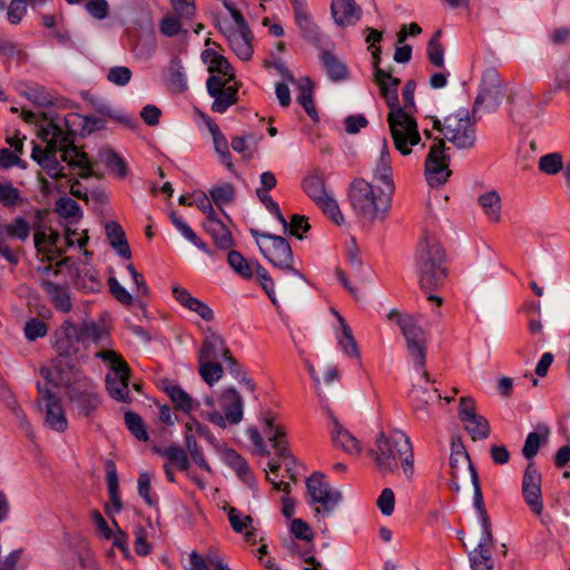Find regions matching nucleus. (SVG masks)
Instances as JSON below:
<instances>
[{"label":"nucleus","instance_id":"1","mask_svg":"<svg viewBox=\"0 0 570 570\" xmlns=\"http://www.w3.org/2000/svg\"><path fill=\"white\" fill-rule=\"evenodd\" d=\"M394 193L392 170L384 163L374 171L372 179L355 178L348 187L352 208L368 220H381L387 214Z\"/></svg>","mask_w":570,"mask_h":570},{"label":"nucleus","instance_id":"2","mask_svg":"<svg viewBox=\"0 0 570 570\" xmlns=\"http://www.w3.org/2000/svg\"><path fill=\"white\" fill-rule=\"evenodd\" d=\"M376 469L383 473L401 468L406 478L414 474V452L410 439L403 433L381 432L370 450Z\"/></svg>","mask_w":570,"mask_h":570},{"label":"nucleus","instance_id":"3","mask_svg":"<svg viewBox=\"0 0 570 570\" xmlns=\"http://www.w3.org/2000/svg\"><path fill=\"white\" fill-rule=\"evenodd\" d=\"M202 60L212 73L206 81L207 91L214 97L212 108L216 112H224L237 101L238 86L229 85L235 78L234 69L223 55L213 49H205Z\"/></svg>","mask_w":570,"mask_h":570},{"label":"nucleus","instance_id":"4","mask_svg":"<svg viewBox=\"0 0 570 570\" xmlns=\"http://www.w3.org/2000/svg\"><path fill=\"white\" fill-rule=\"evenodd\" d=\"M261 253L274 266L284 268L288 275V282H281L279 288L283 294L292 292L304 283L303 275L292 267V249L287 242L281 236L263 234L256 239Z\"/></svg>","mask_w":570,"mask_h":570},{"label":"nucleus","instance_id":"5","mask_svg":"<svg viewBox=\"0 0 570 570\" xmlns=\"http://www.w3.org/2000/svg\"><path fill=\"white\" fill-rule=\"evenodd\" d=\"M243 407L238 392L228 387L220 393L217 403L212 397L204 399L200 416L219 428H226L227 424L234 425L242 421Z\"/></svg>","mask_w":570,"mask_h":570},{"label":"nucleus","instance_id":"6","mask_svg":"<svg viewBox=\"0 0 570 570\" xmlns=\"http://www.w3.org/2000/svg\"><path fill=\"white\" fill-rule=\"evenodd\" d=\"M225 8L229 11L230 18H220L217 21L218 29L233 52L242 60H249L254 52L252 32L242 13L230 2H225Z\"/></svg>","mask_w":570,"mask_h":570},{"label":"nucleus","instance_id":"7","mask_svg":"<svg viewBox=\"0 0 570 570\" xmlns=\"http://www.w3.org/2000/svg\"><path fill=\"white\" fill-rule=\"evenodd\" d=\"M433 128L458 148H470L476 139L473 120L466 108H458L442 120L435 119Z\"/></svg>","mask_w":570,"mask_h":570},{"label":"nucleus","instance_id":"8","mask_svg":"<svg viewBox=\"0 0 570 570\" xmlns=\"http://www.w3.org/2000/svg\"><path fill=\"white\" fill-rule=\"evenodd\" d=\"M386 120L395 149L402 156H410L421 142L415 116L397 108L389 111Z\"/></svg>","mask_w":570,"mask_h":570},{"label":"nucleus","instance_id":"9","mask_svg":"<svg viewBox=\"0 0 570 570\" xmlns=\"http://www.w3.org/2000/svg\"><path fill=\"white\" fill-rule=\"evenodd\" d=\"M450 465L452 469V484L454 489L458 492L461 490H472L474 499L479 503L481 500V490L478 474L460 438L452 440Z\"/></svg>","mask_w":570,"mask_h":570},{"label":"nucleus","instance_id":"10","mask_svg":"<svg viewBox=\"0 0 570 570\" xmlns=\"http://www.w3.org/2000/svg\"><path fill=\"white\" fill-rule=\"evenodd\" d=\"M98 356L110 364L106 375V387L110 397L118 402L130 403L129 396V367L115 351H101Z\"/></svg>","mask_w":570,"mask_h":570},{"label":"nucleus","instance_id":"11","mask_svg":"<svg viewBox=\"0 0 570 570\" xmlns=\"http://www.w3.org/2000/svg\"><path fill=\"white\" fill-rule=\"evenodd\" d=\"M307 494L317 514L331 515L343 500L340 489L327 482L323 474L314 473L306 480Z\"/></svg>","mask_w":570,"mask_h":570},{"label":"nucleus","instance_id":"12","mask_svg":"<svg viewBox=\"0 0 570 570\" xmlns=\"http://www.w3.org/2000/svg\"><path fill=\"white\" fill-rule=\"evenodd\" d=\"M389 318L394 320L400 326L406 341L409 353L419 366H423L425 360V338L424 331L417 320L413 315L401 314L397 311H391Z\"/></svg>","mask_w":570,"mask_h":570},{"label":"nucleus","instance_id":"13","mask_svg":"<svg viewBox=\"0 0 570 570\" xmlns=\"http://www.w3.org/2000/svg\"><path fill=\"white\" fill-rule=\"evenodd\" d=\"M47 213L37 210L32 223L33 244L37 253L47 261L58 258L62 250L58 246L60 235L59 232L46 223Z\"/></svg>","mask_w":570,"mask_h":570},{"label":"nucleus","instance_id":"14","mask_svg":"<svg viewBox=\"0 0 570 570\" xmlns=\"http://www.w3.org/2000/svg\"><path fill=\"white\" fill-rule=\"evenodd\" d=\"M41 375L45 379L41 386H48L49 391L53 392L60 387H66L71 392V385L78 382L80 377L79 371L71 365L67 356H59L48 366L42 367ZM38 385H40V383Z\"/></svg>","mask_w":570,"mask_h":570},{"label":"nucleus","instance_id":"15","mask_svg":"<svg viewBox=\"0 0 570 570\" xmlns=\"http://www.w3.org/2000/svg\"><path fill=\"white\" fill-rule=\"evenodd\" d=\"M450 157L445 154V142L436 139L430 147L424 165V175L430 186H440L451 176Z\"/></svg>","mask_w":570,"mask_h":570},{"label":"nucleus","instance_id":"16","mask_svg":"<svg viewBox=\"0 0 570 570\" xmlns=\"http://www.w3.org/2000/svg\"><path fill=\"white\" fill-rule=\"evenodd\" d=\"M522 497L530 510L537 517H542L544 505L541 491V474L533 462L528 464L522 478Z\"/></svg>","mask_w":570,"mask_h":570},{"label":"nucleus","instance_id":"17","mask_svg":"<svg viewBox=\"0 0 570 570\" xmlns=\"http://www.w3.org/2000/svg\"><path fill=\"white\" fill-rule=\"evenodd\" d=\"M459 416L473 440H483L489 436V422L475 412L474 402L471 399L460 400Z\"/></svg>","mask_w":570,"mask_h":570},{"label":"nucleus","instance_id":"18","mask_svg":"<svg viewBox=\"0 0 570 570\" xmlns=\"http://www.w3.org/2000/svg\"><path fill=\"white\" fill-rule=\"evenodd\" d=\"M39 392L45 400V422L46 424L57 432H62L67 429V419L60 401L56 397L53 391H49L48 386L38 385Z\"/></svg>","mask_w":570,"mask_h":570},{"label":"nucleus","instance_id":"19","mask_svg":"<svg viewBox=\"0 0 570 570\" xmlns=\"http://www.w3.org/2000/svg\"><path fill=\"white\" fill-rule=\"evenodd\" d=\"M264 425V433L268 441L272 443L276 454L284 459H289L291 453L286 440V432L281 423L277 422L276 416L272 412H266L262 416Z\"/></svg>","mask_w":570,"mask_h":570},{"label":"nucleus","instance_id":"20","mask_svg":"<svg viewBox=\"0 0 570 570\" xmlns=\"http://www.w3.org/2000/svg\"><path fill=\"white\" fill-rule=\"evenodd\" d=\"M226 361L227 363L234 364L229 350L225 346L224 340L215 331L208 328L206 337L199 351L198 361Z\"/></svg>","mask_w":570,"mask_h":570},{"label":"nucleus","instance_id":"21","mask_svg":"<svg viewBox=\"0 0 570 570\" xmlns=\"http://www.w3.org/2000/svg\"><path fill=\"white\" fill-rule=\"evenodd\" d=\"M57 153L58 148L35 146L31 153V158L51 177H65V167L60 164Z\"/></svg>","mask_w":570,"mask_h":570},{"label":"nucleus","instance_id":"22","mask_svg":"<svg viewBox=\"0 0 570 570\" xmlns=\"http://www.w3.org/2000/svg\"><path fill=\"white\" fill-rule=\"evenodd\" d=\"M227 518L234 532L243 535L246 542L252 544H255L257 542L259 531L254 525L252 517L243 513L236 508H228Z\"/></svg>","mask_w":570,"mask_h":570},{"label":"nucleus","instance_id":"23","mask_svg":"<svg viewBox=\"0 0 570 570\" xmlns=\"http://www.w3.org/2000/svg\"><path fill=\"white\" fill-rule=\"evenodd\" d=\"M174 298L186 309L197 314L203 321L212 322L215 317L214 311L208 304L193 296L187 289L174 286L171 289Z\"/></svg>","mask_w":570,"mask_h":570},{"label":"nucleus","instance_id":"24","mask_svg":"<svg viewBox=\"0 0 570 570\" xmlns=\"http://www.w3.org/2000/svg\"><path fill=\"white\" fill-rule=\"evenodd\" d=\"M374 79L380 88L382 97L389 106V109L394 110L401 108L397 96L400 79L393 77L391 72L381 68H376V71H374Z\"/></svg>","mask_w":570,"mask_h":570},{"label":"nucleus","instance_id":"25","mask_svg":"<svg viewBox=\"0 0 570 570\" xmlns=\"http://www.w3.org/2000/svg\"><path fill=\"white\" fill-rule=\"evenodd\" d=\"M445 253L436 237L433 235H425L421 242L419 253L420 267H424L425 264L429 266H440L443 265Z\"/></svg>","mask_w":570,"mask_h":570},{"label":"nucleus","instance_id":"26","mask_svg":"<svg viewBox=\"0 0 570 570\" xmlns=\"http://www.w3.org/2000/svg\"><path fill=\"white\" fill-rule=\"evenodd\" d=\"M332 17L338 26H352L362 16L361 8L355 0H332Z\"/></svg>","mask_w":570,"mask_h":570},{"label":"nucleus","instance_id":"27","mask_svg":"<svg viewBox=\"0 0 570 570\" xmlns=\"http://www.w3.org/2000/svg\"><path fill=\"white\" fill-rule=\"evenodd\" d=\"M163 390L175 404L176 409L181 410L188 415H190L194 410L200 412V409H204V405L202 406L200 403L195 401L191 395L178 384L165 381Z\"/></svg>","mask_w":570,"mask_h":570},{"label":"nucleus","instance_id":"28","mask_svg":"<svg viewBox=\"0 0 570 570\" xmlns=\"http://www.w3.org/2000/svg\"><path fill=\"white\" fill-rule=\"evenodd\" d=\"M204 228L210 234L218 247L226 249L233 246L232 233L218 218L217 214L206 220Z\"/></svg>","mask_w":570,"mask_h":570},{"label":"nucleus","instance_id":"29","mask_svg":"<svg viewBox=\"0 0 570 570\" xmlns=\"http://www.w3.org/2000/svg\"><path fill=\"white\" fill-rule=\"evenodd\" d=\"M286 76L291 82L297 86L299 91L297 96L298 102L312 118H317V111L313 104V85L311 80L308 78H301L295 80L289 72H286Z\"/></svg>","mask_w":570,"mask_h":570},{"label":"nucleus","instance_id":"30","mask_svg":"<svg viewBox=\"0 0 570 570\" xmlns=\"http://www.w3.org/2000/svg\"><path fill=\"white\" fill-rule=\"evenodd\" d=\"M39 136L46 141V147L59 150L70 141L67 132L52 121H46L40 127Z\"/></svg>","mask_w":570,"mask_h":570},{"label":"nucleus","instance_id":"31","mask_svg":"<svg viewBox=\"0 0 570 570\" xmlns=\"http://www.w3.org/2000/svg\"><path fill=\"white\" fill-rule=\"evenodd\" d=\"M332 438L337 446L351 455H358L362 452V445L357 438L336 422Z\"/></svg>","mask_w":570,"mask_h":570},{"label":"nucleus","instance_id":"32","mask_svg":"<svg viewBox=\"0 0 570 570\" xmlns=\"http://www.w3.org/2000/svg\"><path fill=\"white\" fill-rule=\"evenodd\" d=\"M107 238L110 245L126 259L130 258V248L125 239V234L120 225L116 222H109L105 226Z\"/></svg>","mask_w":570,"mask_h":570},{"label":"nucleus","instance_id":"33","mask_svg":"<svg viewBox=\"0 0 570 570\" xmlns=\"http://www.w3.org/2000/svg\"><path fill=\"white\" fill-rule=\"evenodd\" d=\"M549 434L550 430L548 426H538L534 432L528 434L522 448V454L527 459L532 460L537 455L540 445L548 440Z\"/></svg>","mask_w":570,"mask_h":570},{"label":"nucleus","instance_id":"34","mask_svg":"<svg viewBox=\"0 0 570 570\" xmlns=\"http://www.w3.org/2000/svg\"><path fill=\"white\" fill-rule=\"evenodd\" d=\"M446 269L443 265L420 267V283L422 288L426 291L434 289L445 278Z\"/></svg>","mask_w":570,"mask_h":570},{"label":"nucleus","instance_id":"35","mask_svg":"<svg viewBox=\"0 0 570 570\" xmlns=\"http://www.w3.org/2000/svg\"><path fill=\"white\" fill-rule=\"evenodd\" d=\"M46 292L50 295L56 308L63 313L71 311L72 304L68 291L59 284L46 282L43 283Z\"/></svg>","mask_w":570,"mask_h":570},{"label":"nucleus","instance_id":"36","mask_svg":"<svg viewBox=\"0 0 570 570\" xmlns=\"http://www.w3.org/2000/svg\"><path fill=\"white\" fill-rule=\"evenodd\" d=\"M208 191L214 205H216L220 212H224L223 207L232 204L236 197V188L230 183H222L212 187Z\"/></svg>","mask_w":570,"mask_h":570},{"label":"nucleus","instance_id":"37","mask_svg":"<svg viewBox=\"0 0 570 570\" xmlns=\"http://www.w3.org/2000/svg\"><path fill=\"white\" fill-rule=\"evenodd\" d=\"M475 504L478 507L480 518H481V534H480L478 548L473 551V553L490 554V550L493 544V539H492L491 529H490V521L485 514V511L481 507V500L479 501V503L475 501Z\"/></svg>","mask_w":570,"mask_h":570},{"label":"nucleus","instance_id":"38","mask_svg":"<svg viewBox=\"0 0 570 570\" xmlns=\"http://www.w3.org/2000/svg\"><path fill=\"white\" fill-rule=\"evenodd\" d=\"M479 204L481 205L484 214L492 222H499L501 218V198L494 190L482 194L479 197Z\"/></svg>","mask_w":570,"mask_h":570},{"label":"nucleus","instance_id":"39","mask_svg":"<svg viewBox=\"0 0 570 570\" xmlns=\"http://www.w3.org/2000/svg\"><path fill=\"white\" fill-rule=\"evenodd\" d=\"M322 61L332 80L340 81L347 78L348 69L346 65L335 55L325 52L322 57Z\"/></svg>","mask_w":570,"mask_h":570},{"label":"nucleus","instance_id":"40","mask_svg":"<svg viewBox=\"0 0 570 570\" xmlns=\"http://www.w3.org/2000/svg\"><path fill=\"white\" fill-rule=\"evenodd\" d=\"M303 188L308 197L316 204L330 196L325 189L324 178L320 175H309L303 183Z\"/></svg>","mask_w":570,"mask_h":570},{"label":"nucleus","instance_id":"41","mask_svg":"<svg viewBox=\"0 0 570 570\" xmlns=\"http://www.w3.org/2000/svg\"><path fill=\"white\" fill-rule=\"evenodd\" d=\"M32 226L29 222L22 217L17 216L10 223L4 226V233L9 238L26 242L29 239Z\"/></svg>","mask_w":570,"mask_h":570},{"label":"nucleus","instance_id":"42","mask_svg":"<svg viewBox=\"0 0 570 570\" xmlns=\"http://www.w3.org/2000/svg\"><path fill=\"white\" fill-rule=\"evenodd\" d=\"M59 153L60 159L73 168L87 167V163L90 161L87 154L72 146L71 141H69L68 145H65Z\"/></svg>","mask_w":570,"mask_h":570},{"label":"nucleus","instance_id":"43","mask_svg":"<svg viewBox=\"0 0 570 570\" xmlns=\"http://www.w3.org/2000/svg\"><path fill=\"white\" fill-rule=\"evenodd\" d=\"M198 373L209 386L223 377L224 370L219 361H198Z\"/></svg>","mask_w":570,"mask_h":570},{"label":"nucleus","instance_id":"44","mask_svg":"<svg viewBox=\"0 0 570 570\" xmlns=\"http://www.w3.org/2000/svg\"><path fill=\"white\" fill-rule=\"evenodd\" d=\"M209 131L213 136L215 151L222 157L227 168H233L232 155L229 153L228 142L220 132L217 125H209Z\"/></svg>","mask_w":570,"mask_h":570},{"label":"nucleus","instance_id":"45","mask_svg":"<svg viewBox=\"0 0 570 570\" xmlns=\"http://www.w3.org/2000/svg\"><path fill=\"white\" fill-rule=\"evenodd\" d=\"M70 397L86 415H89L98 404L97 394L92 390H72L70 392Z\"/></svg>","mask_w":570,"mask_h":570},{"label":"nucleus","instance_id":"46","mask_svg":"<svg viewBox=\"0 0 570 570\" xmlns=\"http://www.w3.org/2000/svg\"><path fill=\"white\" fill-rule=\"evenodd\" d=\"M160 455L167 460V463L180 470H187L189 459L185 450L180 446H168L159 451Z\"/></svg>","mask_w":570,"mask_h":570},{"label":"nucleus","instance_id":"47","mask_svg":"<svg viewBox=\"0 0 570 570\" xmlns=\"http://www.w3.org/2000/svg\"><path fill=\"white\" fill-rule=\"evenodd\" d=\"M21 191L10 181H0V203L7 207H16L23 203Z\"/></svg>","mask_w":570,"mask_h":570},{"label":"nucleus","instance_id":"48","mask_svg":"<svg viewBox=\"0 0 570 570\" xmlns=\"http://www.w3.org/2000/svg\"><path fill=\"white\" fill-rule=\"evenodd\" d=\"M56 212L60 217L66 219H80L82 217L80 206L68 197H61L57 200Z\"/></svg>","mask_w":570,"mask_h":570},{"label":"nucleus","instance_id":"49","mask_svg":"<svg viewBox=\"0 0 570 570\" xmlns=\"http://www.w3.org/2000/svg\"><path fill=\"white\" fill-rule=\"evenodd\" d=\"M107 336V331L94 322H85L79 330L77 341L98 342Z\"/></svg>","mask_w":570,"mask_h":570},{"label":"nucleus","instance_id":"50","mask_svg":"<svg viewBox=\"0 0 570 570\" xmlns=\"http://www.w3.org/2000/svg\"><path fill=\"white\" fill-rule=\"evenodd\" d=\"M125 422H126L127 428L131 432V434L135 435V438L137 440H139V441L148 440V433H147L146 426H145L141 417L138 414H136L131 411H127L125 413Z\"/></svg>","mask_w":570,"mask_h":570},{"label":"nucleus","instance_id":"51","mask_svg":"<svg viewBox=\"0 0 570 570\" xmlns=\"http://www.w3.org/2000/svg\"><path fill=\"white\" fill-rule=\"evenodd\" d=\"M77 284L88 291H97L100 286L97 272L89 265H83L78 271Z\"/></svg>","mask_w":570,"mask_h":570},{"label":"nucleus","instance_id":"52","mask_svg":"<svg viewBox=\"0 0 570 570\" xmlns=\"http://www.w3.org/2000/svg\"><path fill=\"white\" fill-rule=\"evenodd\" d=\"M23 96L39 106H48L52 104L50 95L42 86L24 85Z\"/></svg>","mask_w":570,"mask_h":570},{"label":"nucleus","instance_id":"53","mask_svg":"<svg viewBox=\"0 0 570 570\" xmlns=\"http://www.w3.org/2000/svg\"><path fill=\"white\" fill-rule=\"evenodd\" d=\"M104 163L107 168L116 176L124 178L127 176V165L125 160L115 151L104 154Z\"/></svg>","mask_w":570,"mask_h":570},{"label":"nucleus","instance_id":"54","mask_svg":"<svg viewBox=\"0 0 570 570\" xmlns=\"http://www.w3.org/2000/svg\"><path fill=\"white\" fill-rule=\"evenodd\" d=\"M337 318L340 321L341 328H342V337L340 338V344H341L342 348L346 353H350V354L354 355L355 357H358L357 344L352 335L350 327L347 326V324L345 323V321L343 320L342 316L338 315Z\"/></svg>","mask_w":570,"mask_h":570},{"label":"nucleus","instance_id":"55","mask_svg":"<svg viewBox=\"0 0 570 570\" xmlns=\"http://www.w3.org/2000/svg\"><path fill=\"white\" fill-rule=\"evenodd\" d=\"M562 157L558 153L542 156L539 160V168L548 175H554L562 169Z\"/></svg>","mask_w":570,"mask_h":570},{"label":"nucleus","instance_id":"56","mask_svg":"<svg viewBox=\"0 0 570 570\" xmlns=\"http://www.w3.org/2000/svg\"><path fill=\"white\" fill-rule=\"evenodd\" d=\"M317 205L322 208L323 213L327 215L335 224L341 225L344 223V215L341 212L337 202L332 196H327Z\"/></svg>","mask_w":570,"mask_h":570},{"label":"nucleus","instance_id":"57","mask_svg":"<svg viewBox=\"0 0 570 570\" xmlns=\"http://www.w3.org/2000/svg\"><path fill=\"white\" fill-rule=\"evenodd\" d=\"M227 259L230 267L243 277L250 278L253 276V271L248 262L240 255V253L232 250L228 253Z\"/></svg>","mask_w":570,"mask_h":570},{"label":"nucleus","instance_id":"58","mask_svg":"<svg viewBox=\"0 0 570 570\" xmlns=\"http://www.w3.org/2000/svg\"><path fill=\"white\" fill-rule=\"evenodd\" d=\"M292 534L301 540L312 542L314 533L312 528L302 519H292L289 523Z\"/></svg>","mask_w":570,"mask_h":570},{"label":"nucleus","instance_id":"59","mask_svg":"<svg viewBox=\"0 0 570 570\" xmlns=\"http://www.w3.org/2000/svg\"><path fill=\"white\" fill-rule=\"evenodd\" d=\"M377 507L383 515H392L395 507V495L392 489L386 488L381 492L377 499Z\"/></svg>","mask_w":570,"mask_h":570},{"label":"nucleus","instance_id":"60","mask_svg":"<svg viewBox=\"0 0 570 570\" xmlns=\"http://www.w3.org/2000/svg\"><path fill=\"white\" fill-rule=\"evenodd\" d=\"M110 291L118 302L124 305H132L134 295L130 294L115 277L108 279Z\"/></svg>","mask_w":570,"mask_h":570},{"label":"nucleus","instance_id":"61","mask_svg":"<svg viewBox=\"0 0 570 570\" xmlns=\"http://www.w3.org/2000/svg\"><path fill=\"white\" fill-rule=\"evenodd\" d=\"M416 89V83L413 80L406 81V83L403 87V106H401V109L406 110L407 112L415 115L416 112V105L414 99V94Z\"/></svg>","mask_w":570,"mask_h":570},{"label":"nucleus","instance_id":"62","mask_svg":"<svg viewBox=\"0 0 570 570\" xmlns=\"http://www.w3.org/2000/svg\"><path fill=\"white\" fill-rule=\"evenodd\" d=\"M107 79L117 86H125L131 79V71L127 67L117 66L109 69Z\"/></svg>","mask_w":570,"mask_h":570},{"label":"nucleus","instance_id":"63","mask_svg":"<svg viewBox=\"0 0 570 570\" xmlns=\"http://www.w3.org/2000/svg\"><path fill=\"white\" fill-rule=\"evenodd\" d=\"M24 334L29 341H35L39 337H43L47 334V326L42 321L31 318L24 326Z\"/></svg>","mask_w":570,"mask_h":570},{"label":"nucleus","instance_id":"64","mask_svg":"<svg viewBox=\"0 0 570 570\" xmlns=\"http://www.w3.org/2000/svg\"><path fill=\"white\" fill-rule=\"evenodd\" d=\"M160 32L166 37L177 36L181 31V23L176 17H165L159 23Z\"/></svg>","mask_w":570,"mask_h":570}]
</instances>
